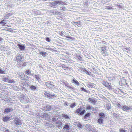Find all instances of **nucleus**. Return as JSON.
I'll return each mask as SVG.
<instances>
[{
  "mask_svg": "<svg viewBox=\"0 0 132 132\" xmlns=\"http://www.w3.org/2000/svg\"><path fill=\"white\" fill-rule=\"evenodd\" d=\"M24 77H22L21 75L20 76V77L22 78L21 81V84L23 86H28L29 84V82L26 81V80L24 79L25 78H27L28 77V76L25 75H24Z\"/></svg>",
  "mask_w": 132,
  "mask_h": 132,
  "instance_id": "1",
  "label": "nucleus"
},
{
  "mask_svg": "<svg viewBox=\"0 0 132 132\" xmlns=\"http://www.w3.org/2000/svg\"><path fill=\"white\" fill-rule=\"evenodd\" d=\"M86 112V109L84 108L80 107L77 109L75 113L78 115H83Z\"/></svg>",
  "mask_w": 132,
  "mask_h": 132,
  "instance_id": "2",
  "label": "nucleus"
},
{
  "mask_svg": "<svg viewBox=\"0 0 132 132\" xmlns=\"http://www.w3.org/2000/svg\"><path fill=\"white\" fill-rule=\"evenodd\" d=\"M58 111H59L58 112V118H60L62 117L67 120L71 118V116L69 113H68L65 114H60L59 113H60L59 111L58 110Z\"/></svg>",
  "mask_w": 132,
  "mask_h": 132,
  "instance_id": "3",
  "label": "nucleus"
},
{
  "mask_svg": "<svg viewBox=\"0 0 132 132\" xmlns=\"http://www.w3.org/2000/svg\"><path fill=\"white\" fill-rule=\"evenodd\" d=\"M13 121L14 124L16 126L22 124V120L16 117L15 118Z\"/></svg>",
  "mask_w": 132,
  "mask_h": 132,
  "instance_id": "4",
  "label": "nucleus"
},
{
  "mask_svg": "<svg viewBox=\"0 0 132 132\" xmlns=\"http://www.w3.org/2000/svg\"><path fill=\"white\" fill-rule=\"evenodd\" d=\"M64 3L58 1V9L64 10H65V7L63 5Z\"/></svg>",
  "mask_w": 132,
  "mask_h": 132,
  "instance_id": "5",
  "label": "nucleus"
},
{
  "mask_svg": "<svg viewBox=\"0 0 132 132\" xmlns=\"http://www.w3.org/2000/svg\"><path fill=\"white\" fill-rule=\"evenodd\" d=\"M46 85L49 88L52 89L54 88V86L53 84V82L50 81H47L45 82Z\"/></svg>",
  "mask_w": 132,
  "mask_h": 132,
  "instance_id": "6",
  "label": "nucleus"
},
{
  "mask_svg": "<svg viewBox=\"0 0 132 132\" xmlns=\"http://www.w3.org/2000/svg\"><path fill=\"white\" fill-rule=\"evenodd\" d=\"M44 94L47 97L50 98H54L56 97V96L55 95H52L50 92H48L46 91L44 93Z\"/></svg>",
  "mask_w": 132,
  "mask_h": 132,
  "instance_id": "7",
  "label": "nucleus"
},
{
  "mask_svg": "<svg viewBox=\"0 0 132 132\" xmlns=\"http://www.w3.org/2000/svg\"><path fill=\"white\" fill-rule=\"evenodd\" d=\"M104 119L100 118L99 117L97 118V122L100 125H102V126H104Z\"/></svg>",
  "mask_w": 132,
  "mask_h": 132,
  "instance_id": "8",
  "label": "nucleus"
},
{
  "mask_svg": "<svg viewBox=\"0 0 132 132\" xmlns=\"http://www.w3.org/2000/svg\"><path fill=\"white\" fill-rule=\"evenodd\" d=\"M72 82L75 85L78 86H79V87L83 86L82 84L79 83L75 78H74L72 80Z\"/></svg>",
  "mask_w": 132,
  "mask_h": 132,
  "instance_id": "9",
  "label": "nucleus"
},
{
  "mask_svg": "<svg viewBox=\"0 0 132 132\" xmlns=\"http://www.w3.org/2000/svg\"><path fill=\"white\" fill-rule=\"evenodd\" d=\"M89 102L93 105H95L96 104L97 101L95 98H89L88 99Z\"/></svg>",
  "mask_w": 132,
  "mask_h": 132,
  "instance_id": "10",
  "label": "nucleus"
},
{
  "mask_svg": "<svg viewBox=\"0 0 132 132\" xmlns=\"http://www.w3.org/2000/svg\"><path fill=\"white\" fill-rule=\"evenodd\" d=\"M102 84L108 88L110 89L112 88L110 86L109 84L105 80L103 81L102 82Z\"/></svg>",
  "mask_w": 132,
  "mask_h": 132,
  "instance_id": "11",
  "label": "nucleus"
},
{
  "mask_svg": "<svg viewBox=\"0 0 132 132\" xmlns=\"http://www.w3.org/2000/svg\"><path fill=\"white\" fill-rule=\"evenodd\" d=\"M107 47L106 46H104L101 47V52L102 53L104 54L105 55H108V54L106 52V48Z\"/></svg>",
  "mask_w": 132,
  "mask_h": 132,
  "instance_id": "12",
  "label": "nucleus"
},
{
  "mask_svg": "<svg viewBox=\"0 0 132 132\" xmlns=\"http://www.w3.org/2000/svg\"><path fill=\"white\" fill-rule=\"evenodd\" d=\"M58 57H60V60L62 61L63 62H65L63 61L65 59V56L63 54H58Z\"/></svg>",
  "mask_w": 132,
  "mask_h": 132,
  "instance_id": "13",
  "label": "nucleus"
},
{
  "mask_svg": "<svg viewBox=\"0 0 132 132\" xmlns=\"http://www.w3.org/2000/svg\"><path fill=\"white\" fill-rule=\"evenodd\" d=\"M58 99H59L58 100V101H59L58 104H59V105L61 106H65V103L64 100H62L61 98H59Z\"/></svg>",
  "mask_w": 132,
  "mask_h": 132,
  "instance_id": "14",
  "label": "nucleus"
},
{
  "mask_svg": "<svg viewBox=\"0 0 132 132\" xmlns=\"http://www.w3.org/2000/svg\"><path fill=\"white\" fill-rule=\"evenodd\" d=\"M70 124L69 123H67L65 124L63 128V129L67 130H69L70 129Z\"/></svg>",
  "mask_w": 132,
  "mask_h": 132,
  "instance_id": "15",
  "label": "nucleus"
},
{
  "mask_svg": "<svg viewBox=\"0 0 132 132\" xmlns=\"http://www.w3.org/2000/svg\"><path fill=\"white\" fill-rule=\"evenodd\" d=\"M64 125L63 122L61 121L60 120H58V131H61V130L60 131L59 130L60 128L62 127Z\"/></svg>",
  "mask_w": 132,
  "mask_h": 132,
  "instance_id": "16",
  "label": "nucleus"
},
{
  "mask_svg": "<svg viewBox=\"0 0 132 132\" xmlns=\"http://www.w3.org/2000/svg\"><path fill=\"white\" fill-rule=\"evenodd\" d=\"M121 108V109L123 111L127 112L129 111V107L126 105H123Z\"/></svg>",
  "mask_w": 132,
  "mask_h": 132,
  "instance_id": "17",
  "label": "nucleus"
},
{
  "mask_svg": "<svg viewBox=\"0 0 132 132\" xmlns=\"http://www.w3.org/2000/svg\"><path fill=\"white\" fill-rule=\"evenodd\" d=\"M86 85L89 88H93L95 87V84L93 83L89 82L87 83Z\"/></svg>",
  "mask_w": 132,
  "mask_h": 132,
  "instance_id": "18",
  "label": "nucleus"
},
{
  "mask_svg": "<svg viewBox=\"0 0 132 132\" xmlns=\"http://www.w3.org/2000/svg\"><path fill=\"white\" fill-rule=\"evenodd\" d=\"M98 117L103 119H104L105 116V114L103 112L100 113L98 114Z\"/></svg>",
  "mask_w": 132,
  "mask_h": 132,
  "instance_id": "19",
  "label": "nucleus"
},
{
  "mask_svg": "<svg viewBox=\"0 0 132 132\" xmlns=\"http://www.w3.org/2000/svg\"><path fill=\"white\" fill-rule=\"evenodd\" d=\"M11 118L10 117L6 116L3 117V121L4 122H7L9 120H10Z\"/></svg>",
  "mask_w": 132,
  "mask_h": 132,
  "instance_id": "20",
  "label": "nucleus"
},
{
  "mask_svg": "<svg viewBox=\"0 0 132 132\" xmlns=\"http://www.w3.org/2000/svg\"><path fill=\"white\" fill-rule=\"evenodd\" d=\"M91 113L90 112L86 113L84 117V119L85 120H86L89 118L90 117Z\"/></svg>",
  "mask_w": 132,
  "mask_h": 132,
  "instance_id": "21",
  "label": "nucleus"
},
{
  "mask_svg": "<svg viewBox=\"0 0 132 132\" xmlns=\"http://www.w3.org/2000/svg\"><path fill=\"white\" fill-rule=\"evenodd\" d=\"M65 32H63V31H60L59 35L61 37H59L60 38L63 39L62 37H64L65 36Z\"/></svg>",
  "mask_w": 132,
  "mask_h": 132,
  "instance_id": "22",
  "label": "nucleus"
},
{
  "mask_svg": "<svg viewBox=\"0 0 132 132\" xmlns=\"http://www.w3.org/2000/svg\"><path fill=\"white\" fill-rule=\"evenodd\" d=\"M22 59L21 56L19 55L16 56V60L17 62L19 61H21Z\"/></svg>",
  "mask_w": 132,
  "mask_h": 132,
  "instance_id": "23",
  "label": "nucleus"
},
{
  "mask_svg": "<svg viewBox=\"0 0 132 132\" xmlns=\"http://www.w3.org/2000/svg\"><path fill=\"white\" fill-rule=\"evenodd\" d=\"M79 87L80 88L81 91L87 93H89V91L88 90H87L84 88V87H83V86H81V87Z\"/></svg>",
  "mask_w": 132,
  "mask_h": 132,
  "instance_id": "24",
  "label": "nucleus"
},
{
  "mask_svg": "<svg viewBox=\"0 0 132 132\" xmlns=\"http://www.w3.org/2000/svg\"><path fill=\"white\" fill-rule=\"evenodd\" d=\"M17 46L19 47V48L21 50H24L25 48V46L24 45H22L18 44Z\"/></svg>",
  "mask_w": 132,
  "mask_h": 132,
  "instance_id": "25",
  "label": "nucleus"
},
{
  "mask_svg": "<svg viewBox=\"0 0 132 132\" xmlns=\"http://www.w3.org/2000/svg\"><path fill=\"white\" fill-rule=\"evenodd\" d=\"M12 111V108H7L5 109L4 110L5 112H8L11 111Z\"/></svg>",
  "mask_w": 132,
  "mask_h": 132,
  "instance_id": "26",
  "label": "nucleus"
},
{
  "mask_svg": "<svg viewBox=\"0 0 132 132\" xmlns=\"http://www.w3.org/2000/svg\"><path fill=\"white\" fill-rule=\"evenodd\" d=\"M85 127L88 129H90L91 128V126L90 125L88 124H86L85 125Z\"/></svg>",
  "mask_w": 132,
  "mask_h": 132,
  "instance_id": "27",
  "label": "nucleus"
},
{
  "mask_svg": "<svg viewBox=\"0 0 132 132\" xmlns=\"http://www.w3.org/2000/svg\"><path fill=\"white\" fill-rule=\"evenodd\" d=\"M12 15V14L11 13H9L6 14L4 16V17L5 19H7L9 18L10 16Z\"/></svg>",
  "mask_w": 132,
  "mask_h": 132,
  "instance_id": "28",
  "label": "nucleus"
},
{
  "mask_svg": "<svg viewBox=\"0 0 132 132\" xmlns=\"http://www.w3.org/2000/svg\"><path fill=\"white\" fill-rule=\"evenodd\" d=\"M121 82V83L123 85H125L126 84V80L125 79H122Z\"/></svg>",
  "mask_w": 132,
  "mask_h": 132,
  "instance_id": "29",
  "label": "nucleus"
},
{
  "mask_svg": "<svg viewBox=\"0 0 132 132\" xmlns=\"http://www.w3.org/2000/svg\"><path fill=\"white\" fill-rule=\"evenodd\" d=\"M40 54L41 55L45 57L46 56V53L45 52H40Z\"/></svg>",
  "mask_w": 132,
  "mask_h": 132,
  "instance_id": "30",
  "label": "nucleus"
},
{
  "mask_svg": "<svg viewBox=\"0 0 132 132\" xmlns=\"http://www.w3.org/2000/svg\"><path fill=\"white\" fill-rule=\"evenodd\" d=\"M62 67V68H63H63H66L67 69H68V67H67L66 66L64 65V64H61V66H59V67L61 68Z\"/></svg>",
  "mask_w": 132,
  "mask_h": 132,
  "instance_id": "31",
  "label": "nucleus"
},
{
  "mask_svg": "<svg viewBox=\"0 0 132 132\" xmlns=\"http://www.w3.org/2000/svg\"><path fill=\"white\" fill-rule=\"evenodd\" d=\"M76 106V105L74 103H72L70 105V107L71 108H73L74 107Z\"/></svg>",
  "mask_w": 132,
  "mask_h": 132,
  "instance_id": "32",
  "label": "nucleus"
},
{
  "mask_svg": "<svg viewBox=\"0 0 132 132\" xmlns=\"http://www.w3.org/2000/svg\"><path fill=\"white\" fill-rule=\"evenodd\" d=\"M76 125L79 128H83V126L81 123H78L76 124Z\"/></svg>",
  "mask_w": 132,
  "mask_h": 132,
  "instance_id": "33",
  "label": "nucleus"
},
{
  "mask_svg": "<svg viewBox=\"0 0 132 132\" xmlns=\"http://www.w3.org/2000/svg\"><path fill=\"white\" fill-rule=\"evenodd\" d=\"M6 21L5 20H2L0 22V23L2 24L3 26H4L5 25L6 23L5 22Z\"/></svg>",
  "mask_w": 132,
  "mask_h": 132,
  "instance_id": "34",
  "label": "nucleus"
},
{
  "mask_svg": "<svg viewBox=\"0 0 132 132\" xmlns=\"http://www.w3.org/2000/svg\"><path fill=\"white\" fill-rule=\"evenodd\" d=\"M35 78L38 81H40V77L38 76L37 75H35Z\"/></svg>",
  "mask_w": 132,
  "mask_h": 132,
  "instance_id": "35",
  "label": "nucleus"
},
{
  "mask_svg": "<svg viewBox=\"0 0 132 132\" xmlns=\"http://www.w3.org/2000/svg\"><path fill=\"white\" fill-rule=\"evenodd\" d=\"M74 23L75 24H78L79 26H81V21H78V22H74Z\"/></svg>",
  "mask_w": 132,
  "mask_h": 132,
  "instance_id": "36",
  "label": "nucleus"
},
{
  "mask_svg": "<svg viewBox=\"0 0 132 132\" xmlns=\"http://www.w3.org/2000/svg\"><path fill=\"white\" fill-rule=\"evenodd\" d=\"M30 88L33 90H35L36 89V87L35 86H34L33 85H32L30 87Z\"/></svg>",
  "mask_w": 132,
  "mask_h": 132,
  "instance_id": "37",
  "label": "nucleus"
},
{
  "mask_svg": "<svg viewBox=\"0 0 132 132\" xmlns=\"http://www.w3.org/2000/svg\"><path fill=\"white\" fill-rule=\"evenodd\" d=\"M68 90L69 91L70 90H72L73 89V88L70 86H69L67 87V88Z\"/></svg>",
  "mask_w": 132,
  "mask_h": 132,
  "instance_id": "38",
  "label": "nucleus"
},
{
  "mask_svg": "<svg viewBox=\"0 0 132 132\" xmlns=\"http://www.w3.org/2000/svg\"><path fill=\"white\" fill-rule=\"evenodd\" d=\"M6 71L2 70V69H0V73L2 74H5V72Z\"/></svg>",
  "mask_w": 132,
  "mask_h": 132,
  "instance_id": "39",
  "label": "nucleus"
},
{
  "mask_svg": "<svg viewBox=\"0 0 132 132\" xmlns=\"http://www.w3.org/2000/svg\"><path fill=\"white\" fill-rule=\"evenodd\" d=\"M77 59L79 60V61H84V60L80 56H78V57L77 58Z\"/></svg>",
  "mask_w": 132,
  "mask_h": 132,
  "instance_id": "40",
  "label": "nucleus"
},
{
  "mask_svg": "<svg viewBox=\"0 0 132 132\" xmlns=\"http://www.w3.org/2000/svg\"><path fill=\"white\" fill-rule=\"evenodd\" d=\"M86 109H90V110H92L93 109L92 108V107L90 105H88L86 106Z\"/></svg>",
  "mask_w": 132,
  "mask_h": 132,
  "instance_id": "41",
  "label": "nucleus"
},
{
  "mask_svg": "<svg viewBox=\"0 0 132 132\" xmlns=\"http://www.w3.org/2000/svg\"><path fill=\"white\" fill-rule=\"evenodd\" d=\"M14 81L13 80H10L9 79L7 82L9 83H14Z\"/></svg>",
  "mask_w": 132,
  "mask_h": 132,
  "instance_id": "42",
  "label": "nucleus"
},
{
  "mask_svg": "<svg viewBox=\"0 0 132 132\" xmlns=\"http://www.w3.org/2000/svg\"><path fill=\"white\" fill-rule=\"evenodd\" d=\"M31 73L30 71L29 70L26 71L25 72V73H26L27 75H29Z\"/></svg>",
  "mask_w": 132,
  "mask_h": 132,
  "instance_id": "43",
  "label": "nucleus"
},
{
  "mask_svg": "<svg viewBox=\"0 0 132 132\" xmlns=\"http://www.w3.org/2000/svg\"><path fill=\"white\" fill-rule=\"evenodd\" d=\"M9 79L8 78H5L3 79V81L5 82H7Z\"/></svg>",
  "mask_w": 132,
  "mask_h": 132,
  "instance_id": "44",
  "label": "nucleus"
},
{
  "mask_svg": "<svg viewBox=\"0 0 132 132\" xmlns=\"http://www.w3.org/2000/svg\"><path fill=\"white\" fill-rule=\"evenodd\" d=\"M120 132H127V130L124 129H121L120 130Z\"/></svg>",
  "mask_w": 132,
  "mask_h": 132,
  "instance_id": "45",
  "label": "nucleus"
},
{
  "mask_svg": "<svg viewBox=\"0 0 132 132\" xmlns=\"http://www.w3.org/2000/svg\"><path fill=\"white\" fill-rule=\"evenodd\" d=\"M117 105L118 106V108H120L121 109V107H122V106H121V105L120 103H118L117 104Z\"/></svg>",
  "mask_w": 132,
  "mask_h": 132,
  "instance_id": "46",
  "label": "nucleus"
},
{
  "mask_svg": "<svg viewBox=\"0 0 132 132\" xmlns=\"http://www.w3.org/2000/svg\"><path fill=\"white\" fill-rule=\"evenodd\" d=\"M46 41L48 42H50V39L48 37H47L46 38Z\"/></svg>",
  "mask_w": 132,
  "mask_h": 132,
  "instance_id": "47",
  "label": "nucleus"
},
{
  "mask_svg": "<svg viewBox=\"0 0 132 132\" xmlns=\"http://www.w3.org/2000/svg\"><path fill=\"white\" fill-rule=\"evenodd\" d=\"M129 111L132 110V106H129Z\"/></svg>",
  "mask_w": 132,
  "mask_h": 132,
  "instance_id": "48",
  "label": "nucleus"
},
{
  "mask_svg": "<svg viewBox=\"0 0 132 132\" xmlns=\"http://www.w3.org/2000/svg\"><path fill=\"white\" fill-rule=\"evenodd\" d=\"M26 65V63L25 62H24L22 64V66L24 67Z\"/></svg>",
  "mask_w": 132,
  "mask_h": 132,
  "instance_id": "49",
  "label": "nucleus"
},
{
  "mask_svg": "<svg viewBox=\"0 0 132 132\" xmlns=\"http://www.w3.org/2000/svg\"><path fill=\"white\" fill-rule=\"evenodd\" d=\"M66 38H68L70 39H72V37H71L67 36Z\"/></svg>",
  "mask_w": 132,
  "mask_h": 132,
  "instance_id": "50",
  "label": "nucleus"
},
{
  "mask_svg": "<svg viewBox=\"0 0 132 132\" xmlns=\"http://www.w3.org/2000/svg\"><path fill=\"white\" fill-rule=\"evenodd\" d=\"M93 70L94 71H95L96 72H97V71H97V69H96L95 68H93Z\"/></svg>",
  "mask_w": 132,
  "mask_h": 132,
  "instance_id": "51",
  "label": "nucleus"
},
{
  "mask_svg": "<svg viewBox=\"0 0 132 132\" xmlns=\"http://www.w3.org/2000/svg\"><path fill=\"white\" fill-rule=\"evenodd\" d=\"M4 48V47L3 46H0V49L2 50Z\"/></svg>",
  "mask_w": 132,
  "mask_h": 132,
  "instance_id": "52",
  "label": "nucleus"
},
{
  "mask_svg": "<svg viewBox=\"0 0 132 132\" xmlns=\"http://www.w3.org/2000/svg\"><path fill=\"white\" fill-rule=\"evenodd\" d=\"M86 74L87 75H90L89 74V73H90L89 72H88V71H86Z\"/></svg>",
  "mask_w": 132,
  "mask_h": 132,
  "instance_id": "53",
  "label": "nucleus"
},
{
  "mask_svg": "<svg viewBox=\"0 0 132 132\" xmlns=\"http://www.w3.org/2000/svg\"><path fill=\"white\" fill-rule=\"evenodd\" d=\"M106 108L107 109H109L110 108V106L109 105H107L106 106Z\"/></svg>",
  "mask_w": 132,
  "mask_h": 132,
  "instance_id": "54",
  "label": "nucleus"
},
{
  "mask_svg": "<svg viewBox=\"0 0 132 132\" xmlns=\"http://www.w3.org/2000/svg\"><path fill=\"white\" fill-rule=\"evenodd\" d=\"M45 49L48 50H51V51H52V48L50 49L49 48H45Z\"/></svg>",
  "mask_w": 132,
  "mask_h": 132,
  "instance_id": "55",
  "label": "nucleus"
},
{
  "mask_svg": "<svg viewBox=\"0 0 132 132\" xmlns=\"http://www.w3.org/2000/svg\"><path fill=\"white\" fill-rule=\"evenodd\" d=\"M62 20L61 19H59L58 18V23H60V22H61L62 21Z\"/></svg>",
  "mask_w": 132,
  "mask_h": 132,
  "instance_id": "56",
  "label": "nucleus"
},
{
  "mask_svg": "<svg viewBox=\"0 0 132 132\" xmlns=\"http://www.w3.org/2000/svg\"><path fill=\"white\" fill-rule=\"evenodd\" d=\"M118 6L119 7H120V8H122V6L120 5H118Z\"/></svg>",
  "mask_w": 132,
  "mask_h": 132,
  "instance_id": "57",
  "label": "nucleus"
},
{
  "mask_svg": "<svg viewBox=\"0 0 132 132\" xmlns=\"http://www.w3.org/2000/svg\"><path fill=\"white\" fill-rule=\"evenodd\" d=\"M76 56H77V58L78 57V56H80V55H79L78 54H76Z\"/></svg>",
  "mask_w": 132,
  "mask_h": 132,
  "instance_id": "58",
  "label": "nucleus"
},
{
  "mask_svg": "<svg viewBox=\"0 0 132 132\" xmlns=\"http://www.w3.org/2000/svg\"><path fill=\"white\" fill-rule=\"evenodd\" d=\"M72 132H78L77 130H76V131L73 130Z\"/></svg>",
  "mask_w": 132,
  "mask_h": 132,
  "instance_id": "59",
  "label": "nucleus"
},
{
  "mask_svg": "<svg viewBox=\"0 0 132 132\" xmlns=\"http://www.w3.org/2000/svg\"><path fill=\"white\" fill-rule=\"evenodd\" d=\"M5 132H10V131L8 129H7L5 130Z\"/></svg>",
  "mask_w": 132,
  "mask_h": 132,
  "instance_id": "60",
  "label": "nucleus"
},
{
  "mask_svg": "<svg viewBox=\"0 0 132 132\" xmlns=\"http://www.w3.org/2000/svg\"><path fill=\"white\" fill-rule=\"evenodd\" d=\"M108 78V79L109 80H111V78H110V77H109Z\"/></svg>",
  "mask_w": 132,
  "mask_h": 132,
  "instance_id": "61",
  "label": "nucleus"
},
{
  "mask_svg": "<svg viewBox=\"0 0 132 132\" xmlns=\"http://www.w3.org/2000/svg\"><path fill=\"white\" fill-rule=\"evenodd\" d=\"M65 104L66 105H67V103L66 102H65Z\"/></svg>",
  "mask_w": 132,
  "mask_h": 132,
  "instance_id": "62",
  "label": "nucleus"
},
{
  "mask_svg": "<svg viewBox=\"0 0 132 132\" xmlns=\"http://www.w3.org/2000/svg\"><path fill=\"white\" fill-rule=\"evenodd\" d=\"M129 48H126V49L127 50H129Z\"/></svg>",
  "mask_w": 132,
  "mask_h": 132,
  "instance_id": "63",
  "label": "nucleus"
},
{
  "mask_svg": "<svg viewBox=\"0 0 132 132\" xmlns=\"http://www.w3.org/2000/svg\"><path fill=\"white\" fill-rule=\"evenodd\" d=\"M121 92L122 93H124V92L123 91H121Z\"/></svg>",
  "mask_w": 132,
  "mask_h": 132,
  "instance_id": "64",
  "label": "nucleus"
}]
</instances>
